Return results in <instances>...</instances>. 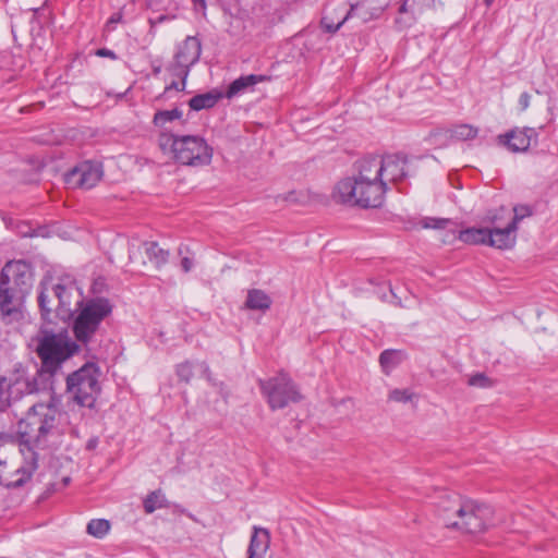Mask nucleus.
<instances>
[{"label":"nucleus","mask_w":558,"mask_h":558,"mask_svg":"<svg viewBox=\"0 0 558 558\" xmlns=\"http://www.w3.org/2000/svg\"><path fill=\"white\" fill-rule=\"evenodd\" d=\"M380 156H368L355 163L356 173L340 180L332 192L337 203L363 208L379 207L386 194Z\"/></svg>","instance_id":"nucleus-1"},{"label":"nucleus","mask_w":558,"mask_h":558,"mask_svg":"<svg viewBox=\"0 0 558 558\" xmlns=\"http://www.w3.org/2000/svg\"><path fill=\"white\" fill-rule=\"evenodd\" d=\"M458 239L471 245H488L489 228H468L459 231Z\"/></svg>","instance_id":"nucleus-21"},{"label":"nucleus","mask_w":558,"mask_h":558,"mask_svg":"<svg viewBox=\"0 0 558 558\" xmlns=\"http://www.w3.org/2000/svg\"><path fill=\"white\" fill-rule=\"evenodd\" d=\"M438 513L447 527L465 533H481L493 524V509L457 495L442 496L437 504Z\"/></svg>","instance_id":"nucleus-2"},{"label":"nucleus","mask_w":558,"mask_h":558,"mask_svg":"<svg viewBox=\"0 0 558 558\" xmlns=\"http://www.w3.org/2000/svg\"><path fill=\"white\" fill-rule=\"evenodd\" d=\"M415 395L410 389H392L388 395V400L398 403H408L413 400Z\"/></svg>","instance_id":"nucleus-31"},{"label":"nucleus","mask_w":558,"mask_h":558,"mask_svg":"<svg viewBox=\"0 0 558 558\" xmlns=\"http://www.w3.org/2000/svg\"><path fill=\"white\" fill-rule=\"evenodd\" d=\"M498 219H499V216H498L497 214L492 215V216H489V217H488V220H489L492 223H497Z\"/></svg>","instance_id":"nucleus-45"},{"label":"nucleus","mask_w":558,"mask_h":558,"mask_svg":"<svg viewBox=\"0 0 558 558\" xmlns=\"http://www.w3.org/2000/svg\"><path fill=\"white\" fill-rule=\"evenodd\" d=\"M410 2L411 1L404 0V2L401 4V7L399 9V12L400 13H407L408 11H411V9H410L411 3Z\"/></svg>","instance_id":"nucleus-42"},{"label":"nucleus","mask_w":558,"mask_h":558,"mask_svg":"<svg viewBox=\"0 0 558 558\" xmlns=\"http://www.w3.org/2000/svg\"><path fill=\"white\" fill-rule=\"evenodd\" d=\"M532 208L527 205H517L513 207V218L509 222V225H514L515 230H518L519 222L525 217H530L532 215Z\"/></svg>","instance_id":"nucleus-32"},{"label":"nucleus","mask_w":558,"mask_h":558,"mask_svg":"<svg viewBox=\"0 0 558 558\" xmlns=\"http://www.w3.org/2000/svg\"><path fill=\"white\" fill-rule=\"evenodd\" d=\"M349 16V13H347L342 20H340L339 22L337 23H333V21L329 17L328 14L324 15L323 19H322V25L323 27L329 32V33H335L337 32L341 25L345 22V20L348 19Z\"/></svg>","instance_id":"nucleus-34"},{"label":"nucleus","mask_w":558,"mask_h":558,"mask_svg":"<svg viewBox=\"0 0 558 558\" xmlns=\"http://www.w3.org/2000/svg\"><path fill=\"white\" fill-rule=\"evenodd\" d=\"M144 246L149 262L153 263L157 268H160L167 264L169 252L161 248L157 242H145Z\"/></svg>","instance_id":"nucleus-25"},{"label":"nucleus","mask_w":558,"mask_h":558,"mask_svg":"<svg viewBox=\"0 0 558 558\" xmlns=\"http://www.w3.org/2000/svg\"><path fill=\"white\" fill-rule=\"evenodd\" d=\"M469 385L475 387H489L492 385L490 379L484 374H475L469 378Z\"/></svg>","instance_id":"nucleus-36"},{"label":"nucleus","mask_w":558,"mask_h":558,"mask_svg":"<svg viewBox=\"0 0 558 558\" xmlns=\"http://www.w3.org/2000/svg\"><path fill=\"white\" fill-rule=\"evenodd\" d=\"M76 311L78 313L73 322L75 340L87 345L112 307L107 299L95 298L83 302Z\"/></svg>","instance_id":"nucleus-8"},{"label":"nucleus","mask_w":558,"mask_h":558,"mask_svg":"<svg viewBox=\"0 0 558 558\" xmlns=\"http://www.w3.org/2000/svg\"><path fill=\"white\" fill-rule=\"evenodd\" d=\"M193 266H194V260L191 257L184 256L181 259V268L184 272L191 271Z\"/></svg>","instance_id":"nucleus-38"},{"label":"nucleus","mask_w":558,"mask_h":558,"mask_svg":"<svg viewBox=\"0 0 558 558\" xmlns=\"http://www.w3.org/2000/svg\"><path fill=\"white\" fill-rule=\"evenodd\" d=\"M143 507L146 513H153L157 509L167 508L168 500L160 489L149 493L144 499Z\"/></svg>","instance_id":"nucleus-27"},{"label":"nucleus","mask_w":558,"mask_h":558,"mask_svg":"<svg viewBox=\"0 0 558 558\" xmlns=\"http://www.w3.org/2000/svg\"><path fill=\"white\" fill-rule=\"evenodd\" d=\"M60 417L61 413L53 404H34L17 425L22 445L34 450L35 447H44L47 438L58 432Z\"/></svg>","instance_id":"nucleus-4"},{"label":"nucleus","mask_w":558,"mask_h":558,"mask_svg":"<svg viewBox=\"0 0 558 558\" xmlns=\"http://www.w3.org/2000/svg\"><path fill=\"white\" fill-rule=\"evenodd\" d=\"M538 133L533 128H515L506 134L498 136V143L506 146L512 153L526 151L534 143H537Z\"/></svg>","instance_id":"nucleus-15"},{"label":"nucleus","mask_w":558,"mask_h":558,"mask_svg":"<svg viewBox=\"0 0 558 558\" xmlns=\"http://www.w3.org/2000/svg\"><path fill=\"white\" fill-rule=\"evenodd\" d=\"M21 461H16L14 436L0 433V485L7 488L24 486L38 469V453L21 444Z\"/></svg>","instance_id":"nucleus-3"},{"label":"nucleus","mask_w":558,"mask_h":558,"mask_svg":"<svg viewBox=\"0 0 558 558\" xmlns=\"http://www.w3.org/2000/svg\"><path fill=\"white\" fill-rule=\"evenodd\" d=\"M478 130L470 124H460L452 129V137L460 141L472 140L477 136Z\"/></svg>","instance_id":"nucleus-30"},{"label":"nucleus","mask_w":558,"mask_h":558,"mask_svg":"<svg viewBox=\"0 0 558 558\" xmlns=\"http://www.w3.org/2000/svg\"><path fill=\"white\" fill-rule=\"evenodd\" d=\"M259 386L272 410L283 409L290 402H298L302 399L298 387L283 372L267 380H259Z\"/></svg>","instance_id":"nucleus-9"},{"label":"nucleus","mask_w":558,"mask_h":558,"mask_svg":"<svg viewBox=\"0 0 558 558\" xmlns=\"http://www.w3.org/2000/svg\"><path fill=\"white\" fill-rule=\"evenodd\" d=\"M380 165L386 190L389 183H398L409 174L407 158L403 155L390 154L380 157Z\"/></svg>","instance_id":"nucleus-17"},{"label":"nucleus","mask_w":558,"mask_h":558,"mask_svg":"<svg viewBox=\"0 0 558 558\" xmlns=\"http://www.w3.org/2000/svg\"><path fill=\"white\" fill-rule=\"evenodd\" d=\"M221 98V94L215 90L199 94L192 97L189 101V106L194 111L213 108L218 100Z\"/></svg>","instance_id":"nucleus-24"},{"label":"nucleus","mask_w":558,"mask_h":558,"mask_svg":"<svg viewBox=\"0 0 558 558\" xmlns=\"http://www.w3.org/2000/svg\"><path fill=\"white\" fill-rule=\"evenodd\" d=\"M37 390V385L34 379H31L23 374L15 375L14 378H0V410L10 405V399H16L24 393H33Z\"/></svg>","instance_id":"nucleus-12"},{"label":"nucleus","mask_w":558,"mask_h":558,"mask_svg":"<svg viewBox=\"0 0 558 558\" xmlns=\"http://www.w3.org/2000/svg\"><path fill=\"white\" fill-rule=\"evenodd\" d=\"M81 350L76 340H73L66 331H43L38 341L37 354L41 361V373L50 376L61 372L62 365Z\"/></svg>","instance_id":"nucleus-6"},{"label":"nucleus","mask_w":558,"mask_h":558,"mask_svg":"<svg viewBox=\"0 0 558 558\" xmlns=\"http://www.w3.org/2000/svg\"><path fill=\"white\" fill-rule=\"evenodd\" d=\"M122 21V14L120 12L113 13L107 22V27L110 28L112 24L119 23Z\"/></svg>","instance_id":"nucleus-40"},{"label":"nucleus","mask_w":558,"mask_h":558,"mask_svg":"<svg viewBox=\"0 0 558 558\" xmlns=\"http://www.w3.org/2000/svg\"><path fill=\"white\" fill-rule=\"evenodd\" d=\"M69 481H70V480H69V477H65V478H64V483H65V484H66V483H69Z\"/></svg>","instance_id":"nucleus-51"},{"label":"nucleus","mask_w":558,"mask_h":558,"mask_svg":"<svg viewBox=\"0 0 558 558\" xmlns=\"http://www.w3.org/2000/svg\"><path fill=\"white\" fill-rule=\"evenodd\" d=\"M284 199H286V201H289V202L296 201V197H294V192L289 193V194L284 197Z\"/></svg>","instance_id":"nucleus-46"},{"label":"nucleus","mask_w":558,"mask_h":558,"mask_svg":"<svg viewBox=\"0 0 558 558\" xmlns=\"http://www.w3.org/2000/svg\"><path fill=\"white\" fill-rule=\"evenodd\" d=\"M158 145L165 154H170L172 159L184 166H206L213 158V148L198 135L161 133Z\"/></svg>","instance_id":"nucleus-5"},{"label":"nucleus","mask_w":558,"mask_h":558,"mask_svg":"<svg viewBox=\"0 0 558 558\" xmlns=\"http://www.w3.org/2000/svg\"><path fill=\"white\" fill-rule=\"evenodd\" d=\"M38 304L41 311V315L45 319L50 320V315L52 313H56V316H58V298L56 283L52 281H43L40 283Z\"/></svg>","instance_id":"nucleus-18"},{"label":"nucleus","mask_w":558,"mask_h":558,"mask_svg":"<svg viewBox=\"0 0 558 558\" xmlns=\"http://www.w3.org/2000/svg\"><path fill=\"white\" fill-rule=\"evenodd\" d=\"M101 371L96 363L86 362L65 378V390L80 407L93 409L101 392L99 377Z\"/></svg>","instance_id":"nucleus-7"},{"label":"nucleus","mask_w":558,"mask_h":558,"mask_svg":"<svg viewBox=\"0 0 558 558\" xmlns=\"http://www.w3.org/2000/svg\"><path fill=\"white\" fill-rule=\"evenodd\" d=\"M170 17L168 15H159L155 21H150L151 25L163 23L168 21Z\"/></svg>","instance_id":"nucleus-43"},{"label":"nucleus","mask_w":558,"mask_h":558,"mask_svg":"<svg viewBox=\"0 0 558 558\" xmlns=\"http://www.w3.org/2000/svg\"><path fill=\"white\" fill-rule=\"evenodd\" d=\"M195 4L201 5L202 8H205V0H193Z\"/></svg>","instance_id":"nucleus-47"},{"label":"nucleus","mask_w":558,"mask_h":558,"mask_svg":"<svg viewBox=\"0 0 558 558\" xmlns=\"http://www.w3.org/2000/svg\"><path fill=\"white\" fill-rule=\"evenodd\" d=\"M96 54L98 57L110 58L112 60H116L118 58L117 54L112 50L107 49V48L98 49Z\"/></svg>","instance_id":"nucleus-39"},{"label":"nucleus","mask_w":558,"mask_h":558,"mask_svg":"<svg viewBox=\"0 0 558 558\" xmlns=\"http://www.w3.org/2000/svg\"><path fill=\"white\" fill-rule=\"evenodd\" d=\"M270 545V533L267 529L254 526L247 551L266 554Z\"/></svg>","instance_id":"nucleus-22"},{"label":"nucleus","mask_w":558,"mask_h":558,"mask_svg":"<svg viewBox=\"0 0 558 558\" xmlns=\"http://www.w3.org/2000/svg\"><path fill=\"white\" fill-rule=\"evenodd\" d=\"M515 232L514 225L509 223L504 228L489 229L488 245L498 250H509L515 243Z\"/></svg>","instance_id":"nucleus-19"},{"label":"nucleus","mask_w":558,"mask_h":558,"mask_svg":"<svg viewBox=\"0 0 558 558\" xmlns=\"http://www.w3.org/2000/svg\"><path fill=\"white\" fill-rule=\"evenodd\" d=\"M109 530V521L105 519H93L87 524V533L97 538L104 537Z\"/></svg>","instance_id":"nucleus-29"},{"label":"nucleus","mask_w":558,"mask_h":558,"mask_svg":"<svg viewBox=\"0 0 558 558\" xmlns=\"http://www.w3.org/2000/svg\"><path fill=\"white\" fill-rule=\"evenodd\" d=\"M0 282L28 293L33 282L31 264L25 260L8 262L0 272Z\"/></svg>","instance_id":"nucleus-11"},{"label":"nucleus","mask_w":558,"mask_h":558,"mask_svg":"<svg viewBox=\"0 0 558 558\" xmlns=\"http://www.w3.org/2000/svg\"><path fill=\"white\" fill-rule=\"evenodd\" d=\"M28 293L0 282V312L10 320L17 319Z\"/></svg>","instance_id":"nucleus-16"},{"label":"nucleus","mask_w":558,"mask_h":558,"mask_svg":"<svg viewBox=\"0 0 558 558\" xmlns=\"http://www.w3.org/2000/svg\"><path fill=\"white\" fill-rule=\"evenodd\" d=\"M171 89H175V90H183L184 87H182V83L179 84L178 82H172L170 85L166 86L165 88V93H168L170 92Z\"/></svg>","instance_id":"nucleus-41"},{"label":"nucleus","mask_w":558,"mask_h":558,"mask_svg":"<svg viewBox=\"0 0 558 558\" xmlns=\"http://www.w3.org/2000/svg\"><path fill=\"white\" fill-rule=\"evenodd\" d=\"M159 72H160V68H155V69H154V73H155V74H158Z\"/></svg>","instance_id":"nucleus-49"},{"label":"nucleus","mask_w":558,"mask_h":558,"mask_svg":"<svg viewBox=\"0 0 558 558\" xmlns=\"http://www.w3.org/2000/svg\"><path fill=\"white\" fill-rule=\"evenodd\" d=\"M483 1H484V4H485L487 8H489V7L493 4V2H494V0H483Z\"/></svg>","instance_id":"nucleus-48"},{"label":"nucleus","mask_w":558,"mask_h":558,"mask_svg":"<svg viewBox=\"0 0 558 558\" xmlns=\"http://www.w3.org/2000/svg\"><path fill=\"white\" fill-rule=\"evenodd\" d=\"M202 366L205 368L206 372L208 371V366L207 365L202 364Z\"/></svg>","instance_id":"nucleus-50"},{"label":"nucleus","mask_w":558,"mask_h":558,"mask_svg":"<svg viewBox=\"0 0 558 558\" xmlns=\"http://www.w3.org/2000/svg\"><path fill=\"white\" fill-rule=\"evenodd\" d=\"M101 175L98 165L85 161L69 171L64 180L72 189H92L100 181Z\"/></svg>","instance_id":"nucleus-14"},{"label":"nucleus","mask_w":558,"mask_h":558,"mask_svg":"<svg viewBox=\"0 0 558 558\" xmlns=\"http://www.w3.org/2000/svg\"><path fill=\"white\" fill-rule=\"evenodd\" d=\"M404 359V353L400 350L388 349L380 353L379 363L384 373L389 374Z\"/></svg>","instance_id":"nucleus-26"},{"label":"nucleus","mask_w":558,"mask_h":558,"mask_svg":"<svg viewBox=\"0 0 558 558\" xmlns=\"http://www.w3.org/2000/svg\"><path fill=\"white\" fill-rule=\"evenodd\" d=\"M530 99H531V96L529 93L524 92L520 95V98H519V105L521 107V110H526L530 106Z\"/></svg>","instance_id":"nucleus-37"},{"label":"nucleus","mask_w":558,"mask_h":558,"mask_svg":"<svg viewBox=\"0 0 558 558\" xmlns=\"http://www.w3.org/2000/svg\"><path fill=\"white\" fill-rule=\"evenodd\" d=\"M421 223L425 229H445L452 222L450 219L426 217Z\"/></svg>","instance_id":"nucleus-33"},{"label":"nucleus","mask_w":558,"mask_h":558,"mask_svg":"<svg viewBox=\"0 0 558 558\" xmlns=\"http://www.w3.org/2000/svg\"><path fill=\"white\" fill-rule=\"evenodd\" d=\"M201 52V41L195 36H187L183 43L178 46L174 61L169 70L172 75L182 80V87H185L190 70L199 60Z\"/></svg>","instance_id":"nucleus-10"},{"label":"nucleus","mask_w":558,"mask_h":558,"mask_svg":"<svg viewBox=\"0 0 558 558\" xmlns=\"http://www.w3.org/2000/svg\"><path fill=\"white\" fill-rule=\"evenodd\" d=\"M267 77L264 75H256V74H248L240 76L239 78L234 80L228 87V90L226 93V97L231 99L239 94L244 93L248 88L253 87L257 83L266 81Z\"/></svg>","instance_id":"nucleus-20"},{"label":"nucleus","mask_w":558,"mask_h":558,"mask_svg":"<svg viewBox=\"0 0 558 558\" xmlns=\"http://www.w3.org/2000/svg\"><path fill=\"white\" fill-rule=\"evenodd\" d=\"M177 375L185 383H189L193 376V366L190 362H184L178 365Z\"/></svg>","instance_id":"nucleus-35"},{"label":"nucleus","mask_w":558,"mask_h":558,"mask_svg":"<svg viewBox=\"0 0 558 558\" xmlns=\"http://www.w3.org/2000/svg\"><path fill=\"white\" fill-rule=\"evenodd\" d=\"M182 116L183 112L178 108L172 110H158L154 116L153 123L155 126L163 128L168 122L179 120Z\"/></svg>","instance_id":"nucleus-28"},{"label":"nucleus","mask_w":558,"mask_h":558,"mask_svg":"<svg viewBox=\"0 0 558 558\" xmlns=\"http://www.w3.org/2000/svg\"><path fill=\"white\" fill-rule=\"evenodd\" d=\"M271 305V299L262 290L252 289L247 292L245 307L248 310L267 311Z\"/></svg>","instance_id":"nucleus-23"},{"label":"nucleus","mask_w":558,"mask_h":558,"mask_svg":"<svg viewBox=\"0 0 558 558\" xmlns=\"http://www.w3.org/2000/svg\"><path fill=\"white\" fill-rule=\"evenodd\" d=\"M58 317L65 320L83 303L82 294L71 280L57 282Z\"/></svg>","instance_id":"nucleus-13"},{"label":"nucleus","mask_w":558,"mask_h":558,"mask_svg":"<svg viewBox=\"0 0 558 558\" xmlns=\"http://www.w3.org/2000/svg\"><path fill=\"white\" fill-rule=\"evenodd\" d=\"M247 554H248L247 558H264L265 557V554H258V553H254V551H247Z\"/></svg>","instance_id":"nucleus-44"}]
</instances>
